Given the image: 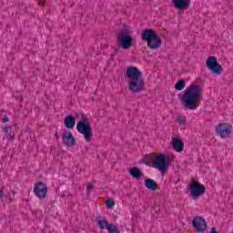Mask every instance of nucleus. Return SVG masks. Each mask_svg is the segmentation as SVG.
<instances>
[{
    "mask_svg": "<svg viewBox=\"0 0 233 233\" xmlns=\"http://www.w3.org/2000/svg\"><path fill=\"white\" fill-rule=\"evenodd\" d=\"M129 174L134 179H139L143 176V171L137 167H133L129 169Z\"/></svg>",
    "mask_w": 233,
    "mask_h": 233,
    "instance_id": "nucleus-19",
    "label": "nucleus"
},
{
    "mask_svg": "<svg viewBox=\"0 0 233 233\" xmlns=\"http://www.w3.org/2000/svg\"><path fill=\"white\" fill-rule=\"evenodd\" d=\"M76 130L84 136L87 143L92 141V126L86 115L83 114L81 116L80 121L76 125Z\"/></svg>",
    "mask_w": 233,
    "mask_h": 233,
    "instance_id": "nucleus-3",
    "label": "nucleus"
},
{
    "mask_svg": "<svg viewBox=\"0 0 233 233\" xmlns=\"http://www.w3.org/2000/svg\"><path fill=\"white\" fill-rule=\"evenodd\" d=\"M55 136H56V137L57 139H59V135H57V133L55 134Z\"/></svg>",
    "mask_w": 233,
    "mask_h": 233,
    "instance_id": "nucleus-31",
    "label": "nucleus"
},
{
    "mask_svg": "<svg viewBox=\"0 0 233 233\" xmlns=\"http://www.w3.org/2000/svg\"><path fill=\"white\" fill-rule=\"evenodd\" d=\"M8 121H9V119L6 116H5L3 118V123H8Z\"/></svg>",
    "mask_w": 233,
    "mask_h": 233,
    "instance_id": "nucleus-29",
    "label": "nucleus"
},
{
    "mask_svg": "<svg viewBox=\"0 0 233 233\" xmlns=\"http://www.w3.org/2000/svg\"><path fill=\"white\" fill-rule=\"evenodd\" d=\"M218 136L220 137H228L230 136V129L227 124H218L215 127Z\"/></svg>",
    "mask_w": 233,
    "mask_h": 233,
    "instance_id": "nucleus-12",
    "label": "nucleus"
},
{
    "mask_svg": "<svg viewBox=\"0 0 233 233\" xmlns=\"http://www.w3.org/2000/svg\"><path fill=\"white\" fill-rule=\"evenodd\" d=\"M114 205H116V202L112 199H107L106 201V206L108 208H114Z\"/></svg>",
    "mask_w": 233,
    "mask_h": 233,
    "instance_id": "nucleus-23",
    "label": "nucleus"
},
{
    "mask_svg": "<svg viewBox=\"0 0 233 233\" xmlns=\"http://www.w3.org/2000/svg\"><path fill=\"white\" fill-rule=\"evenodd\" d=\"M38 5H39L40 6H44V5H45V2H43V1H38Z\"/></svg>",
    "mask_w": 233,
    "mask_h": 233,
    "instance_id": "nucleus-30",
    "label": "nucleus"
},
{
    "mask_svg": "<svg viewBox=\"0 0 233 233\" xmlns=\"http://www.w3.org/2000/svg\"><path fill=\"white\" fill-rule=\"evenodd\" d=\"M4 132L6 134L7 138H8L9 140L14 139V135H12V127H11L10 126H6V127L4 128Z\"/></svg>",
    "mask_w": 233,
    "mask_h": 233,
    "instance_id": "nucleus-21",
    "label": "nucleus"
},
{
    "mask_svg": "<svg viewBox=\"0 0 233 233\" xmlns=\"http://www.w3.org/2000/svg\"><path fill=\"white\" fill-rule=\"evenodd\" d=\"M126 77L129 79L128 89L133 94H139L145 90V78L137 66H128L126 70Z\"/></svg>",
    "mask_w": 233,
    "mask_h": 233,
    "instance_id": "nucleus-2",
    "label": "nucleus"
},
{
    "mask_svg": "<svg viewBox=\"0 0 233 233\" xmlns=\"http://www.w3.org/2000/svg\"><path fill=\"white\" fill-rule=\"evenodd\" d=\"M96 221L100 230L106 229V230H108L109 233H121L117 228V226L108 223V220H106V218L103 216H97Z\"/></svg>",
    "mask_w": 233,
    "mask_h": 233,
    "instance_id": "nucleus-7",
    "label": "nucleus"
},
{
    "mask_svg": "<svg viewBox=\"0 0 233 233\" xmlns=\"http://www.w3.org/2000/svg\"><path fill=\"white\" fill-rule=\"evenodd\" d=\"M173 159L174 157H167L165 154H160L153 159L152 167L157 168L160 172H167V169L170 167V161Z\"/></svg>",
    "mask_w": 233,
    "mask_h": 233,
    "instance_id": "nucleus-5",
    "label": "nucleus"
},
{
    "mask_svg": "<svg viewBox=\"0 0 233 233\" xmlns=\"http://www.w3.org/2000/svg\"><path fill=\"white\" fill-rule=\"evenodd\" d=\"M93 188H94V185H92V184L87 185V192L88 193H90V190H93Z\"/></svg>",
    "mask_w": 233,
    "mask_h": 233,
    "instance_id": "nucleus-26",
    "label": "nucleus"
},
{
    "mask_svg": "<svg viewBox=\"0 0 233 233\" xmlns=\"http://www.w3.org/2000/svg\"><path fill=\"white\" fill-rule=\"evenodd\" d=\"M161 45H163V42H161V38L158 35L147 40V46L151 50H157V48H161Z\"/></svg>",
    "mask_w": 233,
    "mask_h": 233,
    "instance_id": "nucleus-14",
    "label": "nucleus"
},
{
    "mask_svg": "<svg viewBox=\"0 0 233 233\" xmlns=\"http://www.w3.org/2000/svg\"><path fill=\"white\" fill-rule=\"evenodd\" d=\"M34 192L38 199H45L48 192V187L43 182H38L35 185Z\"/></svg>",
    "mask_w": 233,
    "mask_h": 233,
    "instance_id": "nucleus-9",
    "label": "nucleus"
},
{
    "mask_svg": "<svg viewBox=\"0 0 233 233\" xmlns=\"http://www.w3.org/2000/svg\"><path fill=\"white\" fill-rule=\"evenodd\" d=\"M209 233H218L216 228H211V230Z\"/></svg>",
    "mask_w": 233,
    "mask_h": 233,
    "instance_id": "nucleus-28",
    "label": "nucleus"
},
{
    "mask_svg": "<svg viewBox=\"0 0 233 233\" xmlns=\"http://www.w3.org/2000/svg\"><path fill=\"white\" fill-rule=\"evenodd\" d=\"M207 227V221L203 217L198 216L193 218V228H195L197 232H205Z\"/></svg>",
    "mask_w": 233,
    "mask_h": 233,
    "instance_id": "nucleus-10",
    "label": "nucleus"
},
{
    "mask_svg": "<svg viewBox=\"0 0 233 233\" xmlns=\"http://www.w3.org/2000/svg\"><path fill=\"white\" fill-rule=\"evenodd\" d=\"M231 233H233V231Z\"/></svg>",
    "mask_w": 233,
    "mask_h": 233,
    "instance_id": "nucleus-32",
    "label": "nucleus"
},
{
    "mask_svg": "<svg viewBox=\"0 0 233 233\" xmlns=\"http://www.w3.org/2000/svg\"><path fill=\"white\" fill-rule=\"evenodd\" d=\"M188 190L193 199H198L199 196H203L207 192V187L198 180H192L188 186Z\"/></svg>",
    "mask_w": 233,
    "mask_h": 233,
    "instance_id": "nucleus-6",
    "label": "nucleus"
},
{
    "mask_svg": "<svg viewBox=\"0 0 233 233\" xmlns=\"http://www.w3.org/2000/svg\"><path fill=\"white\" fill-rule=\"evenodd\" d=\"M146 159L147 160V161H150V159H153V157H154V156L152 155V154H148V155H146Z\"/></svg>",
    "mask_w": 233,
    "mask_h": 233,
    "instance_id": "nucleus-25",
    "label": "nucleus"
},
{
    "mask_svg": "<svg viewBox=\"0 0 233 233\" xmlns=\"http://www.w3.org/2000/svg\"><path fill=\"white\" fill-rule=\"evenodd\" d=\"M144 182L146 188H147L148 190H152L153 192L156 190H159V186L157 185V182H156L154 179L147 178L145 179Z\"/></svg>",
    "mask_w": 233,
    "mask_h": 233,
    "instance_id": "nucleus-16",
    "label": "nucleus"
},
{
    "mask_svg": "<svg viewBox=\"0 0 233 233\" xmlns=\"http://www.w3.org/2000/svg\"><path fill=\"white\" fill-rule=\"evenodd\" d=\"M186 83L187 81H185V79H179L175 85V90H183V88H185Z\"/></svg>",
    "mask_w": 233,
    "mask_h": 233,
    "instance_id": "nucleus-20",
    "label": "nucleus"
},
{
    "mask_svg": "<svg viewBox=\"0 0 233 233\" xmlns=\"http://www.w3.org/2000/svg\"><path fill=\"white\" fill-rule=\"evenodd\" d=\"M64 125L66 128H69V130H74V127H76V117L72 115L66 116Z\"/></svg>",
    "mask_w": 233,
    "mask_h": 233,
    "instance_id": "nucleus-17",
    "label": "nucleus"
},
{
    "mask_svg": "<svg viewBox=\"0 0 233 233\" xmlns=\"http://www.w3.org/2000/svg\"><path fill=\"white\" fill-rule=\"evenodd\" d=\"M173 5L177 10H187L190 8V0H173Z\"/></svg>",
    "mask_w": 233,
    "mask_h": 233,
    "instance_id": "nucleus-15",
    "label": "nucleus"
},
{
    "mask_svg": "<svg viewBox=\"0 0 233 233\" xmlns=\"http://www.w3.org/2000/svg\"><path fill=\"white\" fill-rule=\"evenodd\" d=\"M203 97V88L198 85L192 84L184 90L180 99L183 106L187 110H196L201 105Z\"/></svg>",
    "mask_w": 233,
    "mask_h": 233,
    "instance_id": "nucleus-1",
    "label": "nucleus"
},
{
    "mask_svg": "<svg viewBox=\"0 0 233 233\" xmlns=\"http://www.w3.org/2000/svg\"><path fill=\"white\" fill-rule=\"evenodd\" d=\"M157 33H156V30L152 28H146L142 34H141V39L142 41H150V39H154L157 37Z\"/></svg>",
    "mask_w": 233,
    "mask_h": 233,
    "instance_id": "nucleus-13",
    "label": "nucleus"
},
{
    "mask_svg": "<svg viewBox=\"0 0 233 233\" xmlns=\"http://www.w3.org/2000/svg\"><path fill=\"white\" fill-rule=\"evenodd\" d=\"M62 141L66 147H76V138L72 132L65 130L62 135Z\"/></svg>",
    "mask_w": 233,
    "mask_h": 233,
    "instance_id": "nucleus-11",
    "label": "nucleus"
},
{
    "mask_svg": "<svg viewBox=\"0 0 233 233\" xmlns=\"http://www.w3.org/2000/svg\"><path fill=\"white\" fill-rule=\"evenodd\" d=\"M172 144L176 152H183V148H185V143L181 138H174Z\"/></svg>",
    "mask_w": 233,
    "mask_h": 233,
    "instance_id": "nucleus-18",
    "label": "nucleus"
},
{
    "mask_svg": "<svg viewBox=\"0 0 233 233\" xmlns=\"http://www.w3.org/2000/svg\"><path fill=\"white\" fill-rule=\"evenodd\" d=\"M206 65L208 70L213 72V74H217V76L223 74V67L221 65H219V63H218V58H216V56L208 57Z\"/></svg>",
    "mask_w": 233,
    "mask_h": 233,
    "instance_id": "nucleus-8",
    "label": "nucleus"
},
{
    "mask_svg": "<svg viewBox=\"0 0 233 233\" xmlns=\"http://www.w3.org/2000/svg\"><path fill=\"white\" fill-rule=\"evenodd\" d=\"M177 122L179 125H187V117H185V116L178 115Z\"/></svg>",
    "mask_w": 233,
    "mask_h": 233,
    "instance_id": "nucleus-22",
    "label": "nucleus"
},
{
    "mask_svg": "<svg viewBox=\"0 0 233 233\" xmlns=\"http://www.w3.org/2000/svg\"><path fill=\"white\" fill-rule=\"evenodd\" d=\"M4 196H5V191L2 188H0V199H3Z\"/></svg>",
    "mask_w": 233,
    "mask_h": 233,
    "instance_id": "nucleus-27",
    "label": "nucleus"
},
{
    "mask_svg": "<svg viewBox=\"0 0 233 233\" xmlns=\"http://www.w3.org/2000/svg\"><path fill=\"white\" fill-rule=\"evenodd\" d=\"M140 163H143L144 165H147V167H152V163H150L146 157L142 158L140 160Z\"/></svg>",
    "mask_w": 233,
    "mask_h": 233,
    "instance_id": "nucleus-24",
    "label": "nucleus"
},
{
    "mask_svg": "<svg viewBox=\"0 0 233 233\" xmlns=\"http://www.w3.org/2000/svg\"><path fill=\"white\" fill-rule=\"evenodd\" d=\"M116 41L124 50L132 48L134 38H132V31L127 28L122 29L116 35Z\"/></svg>",
    "mask_w": 233,
    "mask_h": 233,
    "instance_id": "nucleus-4",
    "label": "nucleus"
}]
</instances>
